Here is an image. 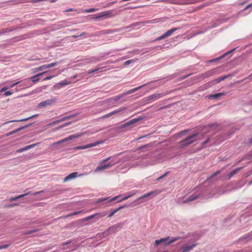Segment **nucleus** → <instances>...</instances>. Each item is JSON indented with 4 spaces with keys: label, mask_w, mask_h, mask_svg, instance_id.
<instances>
[{
    "label": "nucleus",
    "mask_w": 252,
    "mask_h": 252,
    "mask_svg": "<svg viewBox=\"0 0 252 252\" xmlns=\"http://www.w3.org/2000/svg\"><path fill=\"white\" fill-rule=\"evenodd\" d=\"M180 238V237H176L170 239V237L168 236L165 238H161L159 240H156L155 242V245L157 246L160 244H164L165 246L169 245L170 244L179 240Z\"/></svg>",
    "instance_id": "1"
},
{
    "label": "nucleus",
    "mask_w": 252,
    "mask_h": 252,
    "mask_svg": "<svg viewBox=\"0 0 252 252\" xmlns=\"http://www.w3.org/2000/svg\"><path fill=\"white\" fill-rule=\"evenodd\" d=\"M82 135V134H73V135H71L67 137H66L63 139H62L58 142H55L53 143V145H58V144H61L62 143H63V142H66L67 141H69L70 140H72L73 139H75V138H78L80 136H81V135Z\"/></svg>",
    "instance_id": "2"
},
{
    "label": "nucleus",
    "mask_w": 252,
    "mask_h": 252,
    "mask_svg": "<svg viewBox=\"0 0 252 252\" xmlns=\"http://www.w3.org/2000/svg\"><path fill=\"white\" fill-rule=\"evenodd\" d=\"M46 73V71L42 72L39 73L34 76L31 77L30 78L25 79H24V82L27 81L28 83H29V80L30 81L31 80L32 81V82L34 84H35L39 81V78L38 77L39 76L45 74Z\"/></svg>",
    "instance_id": "3"
},
{
    "label": "nucleus",
    "mask_w": 252,
    "mask_h": 252,
    "mask_svg": "<svg viewBox=\"0 0 252 252\" xmlns=\"http://www.w3.org/2000/svg\"><path fill=\"white\" fill-rule=\"evenodd\" d=\"M102 141H96L95 142H94L93 143L88 144L85 146H77L74 147L73 149L74 150H82V149H86L88 148H90L93 147H94L97 146V145L102 143Z\"/></svg>",
    "instance_id": "4"
},
{
    "label": "nucleus",
    "mask_w": 252,
    "mask_h": 252,
    "mask_svg": "<svg viewBox=\"0 0 252 252\" xmlns=\"http://www.w3.org/2000/svg\"><path fill=\"white\" fill-rule=\"evenodd\" d=\"M196 135V134H193L191 136H189L187 137L184 140L181 141V144L182 146H187L190 144H191L195 140H193L192 139L194 138Z\"/></svg>",
    "instance_id": "5"
},
{
    "label": "nucleus",
    "mask_w": 252,
    "mask_h": 252,
    "mask_svg": "<svg viewBox=\"0 0 252 252\" xmlns=\"http://www.w3.org/2000/svg\"><path fill=\"white\" fill-rule=\"evenodd\" d=\"M164 95V94L162 93H158L153 94L152 95H151L145 98L146 99L145 101H151V100H157L162 97H163Z\"/></svg>",
    "instance_id": "6"
},
{
    "label": "nucleus",
    "mask_w": 252,
    "mask_h": 252,
    "mask_svg": "<svg viewBox=\"0 0 252 252\" xmlns=\"http://www.w3.org/2000/svg\"><path fill=\"white\" fill-rule=\"evenodd\" d=\"M56 101V98H53L51 99L47 100L44 101H42L39 103L38 107L39 108H44L46 107L47 106L51 105L53 103H54Z\"/></svg>",
    "instance_id": "7"
},
{
    "label": "nucleus",
    "mask_w": 252,
    "mask_h": 252,
    "mask_svg": "<svg viewBox=\"0 0 252 252\" xmlns=\"http://www.w3.org/2000/svg\"><path fill=\"white\" fill-rule=\"evenodd\" d=\"M126 109V107L119 108L117 110H116L113 111L110 113H109L106 115H103V116L101 117V118H103V119L107 118L110 116H112L113 115H115V114H116L119 112H120L122 111L123 110H124Z\"/></svg>",
    "instance_id": "8"
},
{
    "label": "nucleus",
    "mask_w": 252,
    "mask_h": 252,
    "mask_svg": "<svg viewBox=\"0 0 252 252\" xmlns=\"http://www.w3.org/2000/svg\"><path fill=\"white\" fill-rule=\"evenodd\" d=\"M197 245V244H192L190 246L184 245L182 247V252H189Z\"/></svg>",
    "instance_id": "9"
},
{
    "label": "nucleus",
    "mask_w": 252,
    "mask_h": 252,
    "mask_svg": "<svg viewBox=\"0 0 252 252\" xmlns=\"http://www.w3.org/2000/svg\"><path fill=\"white\" fill-rule=\"evenodd\" d=\"M160 192L158 190H153L152 191H150L148 193L144 194L142 196L139 198V199L144 198L145 197H149L151 195L156 196Z\"/></svg>",
    "instance_id": "10"
},
{
    "label": "nucleus",
    "mask_w": 252,
    "mask_h": 252,
    "mask_svg": "<svg viewBox=\"0 0 252 252\" xmlns=\"http://www.w3.org/2000/svg\"><path fill=\"white\" fill-rule=\"evenodd\" d=\"M78 173L76 172H73L70 174H69L68 176H67L63 180V182H68L71 180L75 179L77 176Z\"/></svg>",
    "instance_id": "11"
},
{
    "label": "nucleus",
    "mask_w": 252,
    "mask_h": 252,
    "mask_svg": "<svg viewBox=\"0 0 252 252\" xmlns=\"http://www.w3.org/2000/svg\"><path fill=\"white\" fill-rule=\"evenodd\" d=\"M37 114H35V115H32L30 117H28V118H25V119H21V120H12V121H8V122H6L5 123H4L3 124L4 125H5V124H8V123H13V122H23V121H27L29 120H30V119L31 118H34V117H35L36 116H37Z\"/></svg>",
    "instance_id": "12"
},
{
    "label": "nucleus",
    "mask_w": 252,
    "mask_h": 252,
    "mask_svg": "<svg viewBox=\"0 0 252 252\" xmlns=\"http://www.w3.org/2000/svg\"><path fill=\"white\" fill-rule=\"evenodd\" d=\"M217 72L216 69L209 70L203 75V78H207L214 75Z\"/></svg>",
    "instance_id": "13"
},
{
    "label": "nucleus",
    "mask_w": 252,
    "mask_h": 252,
    "mask_svg": "<svg viewBox=\"0 0 252 252\" xmlns=\"http://www.w3.org/2000/svg\"><path fill=\"white\" fill-rule=\"evenodd\" d=\"M112 166V164H111L110 163L104 164H101L100 165H99V166H98L96 168V170L100 171V170H104L105 169H108V168L111 167Z\"/></svg>",
    "instance_id": "14"
},
{
    "label": "nucleus",
    "mask_w": 252,
    "mask_h": 252,
    "mask_svg": "<svg viewBox=\"0 0 252 252\" xmlns=\"http://www.w3.org/2000/svg\"><path fill=\"white\" fill-rule=\"evenodd\" d=\"M111 14L112 12L111 11H105L103 13H99L96 17H95V18L97 19L105 16H108Z\"/></svg>",
    "instance_id": "15"
},
{
    "label": "nucleus",
    "mask_w": 252,
    "mask_h": 252,
    "mask_svg": "<svg viewBox=\"0 0 252 252\" xmlns=\"http://www.w3.org/2000/svg\"><path fill=\"white\" fill-rule=\"evenodd\" d=\"M29 194H30V192H27V193H24V194H20V195H18V196H17L16 197L10 198L9 200L10 202L15 201V200L19 199V198H22L23 197H25V196H26L27 195Z\"/></svg>",
    "instance_id": "16"
},
{
    "label": "nucleus",
    "mask_w": 252,
    "mask_h": 252,
    "mask_svg": "<svg viewBox=\"0 0 252 252\" xmlns=\"http://www.w3.org/2000/svg\"><path fill=\"white\" fill-rule=\"evenodd\" d=\"M146 85V84H144L142 86H139L138 87H136L135 88H134V89H132L129 91H128L127 92H126L125 94H126V95H128V94H129L131 93H133L134 92H135V91L139 90L140 89L142 88V87H143L144 86H145Z\"/></svg>",
    "instance_id": "17"
},
{
    "label": "nucleus",
    "mask_w": 252,
    "mask_h": 252,
    "mask_svg": "<svg viewBox=\"0 0 252 252\" xmlns=\"http://www.w3.org/2000/svg\"><path fill=\"white\" fill-rule=\"evenodd\" d=\"M230 76V75H224L223 76H221V77H220L219 78H217V79H216L215 80H214V82H215V83L216 84H218V83H219L221 81H223L224 80V79L227 78L228 77Z\"/></svg>",
    "instance_id": "18"
},
{
    "label": "nucleus",
    "mask_w": 252,
    "mask_h": 252,
    "mask_svg": "<svg viewBox=\"0 0 252 252\" xmlns=\"http://www.w3.org/2000/svg\"><path fill=\"white\" fill-rule=\"evenodd\" d=\"M198 197V195L197 194H192L190 196H189L185 202H188L189 201H191L194 200Z\"/></svg>",
    "instance_id": "19"
},
{
    "label": "nucleus",
    "mask_w": 252,
    "mask_h": 252,
    "mask_svg": "<svg viewBox=\"0 0 252 252\" xmlns=\"http://www.w3.org/2000/svg\"><path fill=\"white\" fill-rule=\"evenodd\" d=\"M242 167H239L238 168L235 169V170L231 171L230 173H229L228 175V179H230L234 175H235L238 171L241 170Z\"/></svg>",
    "instance_id": "20"
},
{
    "label": "nucleus",
    "mask_w": 252,
    "mask_h": 252,
    "mask_svg": "<svg viewBox=\"0 0 252 252\" xmlns=\"http://www.w3.org/2000/svg\"><path fill=\"white\" fill-rule=\"evenodd\" d=\"M125 206H122L114 210L108 216V218H111L116 213H117L119 210H121L122 209L124 208Z\"/></svg>",
    "instance_id": "21"
},
{
    "label": "nucleus",
    "mask_w": 252,
    "mask_h": 252,
    "mask_svg": "<svg viewBox=\"0 0 252 252\" xmlns=\"http://www.w3.org/2000/svg\"><path fill=\"white\" fill-rule=\"evenodd\" d=\"M178 29L177 28H172L168 31H167L165 33L167 35V36L168 37L171 35L174 32L177 31Z\"/></svg>",
    "instance_id": "22"
},
{
    "label": "nucleus",
    "mask_w": 252,
    "mask_h": 252,
    "mask_svg": "<svg viewBox=\"0 0 252 252\" xmlns=\"http://www.w3.org/2000/svg\"><path fill=\"white\" fill-rule=\"evenodd\" d=\"M225 95V93H218L210 95V97L213 98H218L220 96Z\"/></svg>",
    "instance_id": "23"
},
{
    "label": "nucleus",
    "mask_w": 252,
    "mask_h": 252,
    "mask_svg": "<svg viewBox=\"0 0 252 252\" xmlns=\"http://www.w3.org/2000/svg\"><path fill=\"white\" fill-rule=\"evenodd\" d=\"M23 128H24V127H19V128H17V129H15V130H13V131H11V132H9V133L7 134H6V136H9V135H12V134H15V133H16V132H18V131H20L21 130H22V129H23Z\"/></svg>",
    "instance_id": "24"
},
{
    "label": "nucleus",
    "mask_w": 252,
    "mask_h": 252,
    "mask_svg": "<svg viewBox=\"0 0 252 252\" xmlns=\"http://www.w3.org/2000/svg\"><path fill=\"white\" fill-rule=\"evenodd\" d=\"M21 83H22V85L21 86L26 87H31L32 85L31 84L30 81H29V83L26 81L24 82V80H23L22 81H20Z\"/></svg>",
    "instance_id": "25"
},
{
    "label": "nucleus",
    "mask_w": 252,
    "mask_h": 252,
    "mask_svg": "<svg viewBox=\"0 0 252 252\" xmlns=\"http://www.w3.org/2000/svg\"><path fill=\"white\" fill-rule=\"evenodd\" d=\"M60 122H62L61 121V120L60 119V120H56V121H53L52 122V123H49L48 124L47 126H48V127H51V126H52Z\"/></svg>",
    "instance_id": "26"
},
{
    "label": "nucleus",
    "mask_w": 252,
    "mask_h": 252,
    "mask_svg": "<svg viewBox=\"0 0 252 252\" xmlns=\"http://www.w3.org/2000/svg\"><path fill=\"white\" fill-rule=\"evenodd\" d=\"M138 121H139L138 119H133L127 122L126 123V124H127V125L128 126L133 124H134L136 122H137Z\"/></svg>",
    "instance_id": "27"
},
{
    "label": "nucleus",
    "mask_w": 252,
    "mask_h": 252,
    "mask_svg": "<svg viewBox=\"0 0 252 252\" xmlns=\"http://www.w3.org/2000/svg\"><path fill=\"white\" fill-rule=\"evenodd\" d=\"M71 81H67V80H63L59 83V85L61 86H65L68 84H71Z\"/></svg>",
    "instance_id": "28"
},
{
    "label": "nucleus",
    "mask_w": 252,
    "mask_h": 252,
    "mask_svg": "<svg viewBox=\"0 0 252 252\" xmlns=\"http://www.w3.org/2000/svg\"><path fill=\"white\" fill-rule=\"evenodd\" d=\"M97 9L92 8L89 9L84 10L83 9L82 10V12H85V13H90V12H93L94 11H96Z\"/></svg>",
    "instance_id": "29"
},
{
    "label": "nucleus",
    "mask_w": 252,
    "mask_h": 252,
    "mask_svg": "<svg viewBox=\"0 0 252 252\" xmlns=\"http://www.w3.org/2000/svg\"><path fill=\"white\" fill-rule=\"evenodd\" d=\"M166 37H167V35L166 34V33H165L163 35L160 36L159 37H158V38L156 39L154 41L160 40L163 39Z\"/></svg>",
    "instance_id": "30"
},
{
    "label": "nucleus",
    "mask_w": 252,
    "mask_h": 252,
    "mask_svg": "<svg viewBox=\"0 0 252 252\" xmlns=\"http://www.w3.org/2000/svg\"><path fill=\"white\" fill-rule=\"evenodd\" d=\"M75 115H69V116H67L64 117L61 119V121L63 122V121L67 120H68L69 119H71V118H72Z\"/></svg>",
    "instance_id": "31"
},
{
    "label": "nucleus",
    "mask_w": 252,
    "mask_h": 252,
    "mask_svg": "<svg viewBox=\"0 0 252 252\" xmlns=\"http://www.w3.org/2000/svg\"><path fill=\"white\" fill-rule=\"evenodd\" d=\"M70 124H71V122L65 123L63 124L62 125H61V126L57 127L56 129H60V128H63V127H64L65 126H69Z\"/></svg>",
    "instance_id": "32"
},
{
    "label": "nucleus",
    "mask_w": 252,
    "mask_h": 252,
    "mask_svg": "<svg viewBox=\"0 0 252 252\" xmlns=\"http://www.w3.org/2000/svg\"><path fill=\"white\" fill-rule=\"evenodd\" d=\"M37 231V229H34V230H31V231H27L23 233V234L24 235H29V234H31L34 232H35Z\"/></svg>",
    "instance_id": "33"
},
{
    "label": "nucleus",
    "mask_w": 252,
    "mask_h": 252,
    "mask_svg": "<svg viewBox=\"0 0 252 252\" xmlns=\"http://www.w3.org/2000/svg\"><path fill=\"white\" fill-rule=\"evenodd\" d=\"M135 193H130L129 194H128L127 196H125V197H124L123 199H121L119 202H121L122 201H124V200H126L128 198H129V197H130L131 196H133Z\"/></svg>",
    "instance_id": "34"
},
{
    "label": "nucleus",
    "mask_w": 252,
    "mask_h": 252,
    "mask_svg": "<svg viewBox=\"0 0 252 252\" xmlns=\"http://www.w3.org/2000/svg\"><path fill=\"white\" fill-rule=\"evenodd\" d=\"M49 68L48 66V64H44L43 65H41L40 66H39V69L40 70V71Z\"/></svg>",
    "instance_id": "35"
},
{
    "label": "nucleus",
    "mask_w": 252,
    "mask_h": 252,
    "mask_svg": "<svg viewBox=\"0 0 252 252\" xmlns=\"http://www.w3.org/2000/svg\"><path fill=\"white\" fill-rule=\"evenodd\" d=\"M36 145H37V144H33L27 146L25 147V149H26V150H28L34 147Z\"/></svg>",
    "instance_id": "36"
},
{
    "label": "nucleus",
    "mask_w": 252,
    "mask_h": 252,
    "mask_svg": "<svg viewBox=\"0 0 252 252\" xmlns=\"http://www.w3.org/2000/svg\"><path fill=\"white\" fill-rule=\"evenodd\" d=\"M10 246V244H4L0 246V250L3 249H6Z\"/></svg>",
    "instance_id": "37"
},
{
    "label": "nucleus",
    "mask_w": 252,
    "mask_h": 252,
    "mask_svg": "<svg viewBox=\"0 0 252 252\" xmlns=\"http://www.w3.org/2000/svg\"><path fill=\"white\" fill-rule=\"evenodd\" d=\"M220 170L216 171V172L214 173L213 174H212L211 175V176L210 177L209 179H211V178L214 177L215 176H216L218 174H220Z\"/></svg>",
    "instance_id": "38"
},
{
    "label": "nucleus",
    "mask_w": 252,
    "mask_h": 252,
    "mask_svg": "<svg viewBox=\"0 0 252 252\" xmlns=\"http://www.w3.org/2000/svg\"><path fill=\"white\" fill-rule=\"evenodd\" d=\"M12 94H13L12 92H11L10 91H6L4 93V96H8V95H11Z\"/></svg>",
    "instance_id": "39"
},
{
    "label": "nucleus",
    "mask_w": 252,
    "mask_h": 252,
    "mask_svg": "<svg viewBox=\"0 0 252 252\" xmlns=\"http://www.w3.org/2000/svg\"><path fill=\"white\" fill-rule=\"evenodd\" d=\"M57 64V62L52 63L50 64H48V68H51L55 66Z\"/></svg>",
    "instance_id": "40"
},
{
    "label": "nucleus",
    "mask_w": 252,
    "mask_h": 252,
    "mask_svg": "<svg viewBox=\"0 0 252 252\" xmlns=\"http://www.w3.org/2000/svg\"><path fill=\"white\" fill-rule=\"evenodd\" d=\"M54 77V75H51L48 76L44 78L43 79V80L44 81L48 80H50V79L53 78Z\"/></svg>",
    "instance_id": "41"
},
{
    "label": "nucleus",
    "mask_w": 252,
    "mask_h": 252,
    "mask_svg": "<svg viewBox=\"0 0 252 252\" xmlns=\"http://www.w3.org/2000/svg\"><path fill=\"white\" fill-rule=\"evenodd\" d=\"M77 11V10L76 9L69 8V9L65 10L64 12H72V11Z\"/></svg>",
    "instance_id": "42"
},
{
    "label": "nucleus",
    "mask_w": 252,
    "mask_h": 252,
    "mask_svg": "<svg viewBox=\"0 0 252 252\" xmlns=\"http://www.w3.org/2000/svg\"><path fill=\"white\" fill-rule=\"evenodd\" d=\"M98 214H94V215L90 216L87 218L86 220H89L92 219L94 218L95 216L97 215Z\"/></svg>",
    "instance_id": "43"
},
{
    "label": "nucleus",
    "mask_w": 252,
    "mask_h": 252,
    "mask_svg": "<svg viewBox=\"0 0 252 252\" xmlns=\"http://www.w3.org/2000/svg\"><path fill=\"white\" fill-rule=\"evenodd\" d=\"M132 62V60H128V61H126V62H125L124 63V65L125 66L126 65H129L131 62Z\"/></svg>",
    "instance_id": "44"
},
{
    "label": "nucleus",
    "mask_w": 252,
    "mask_h": 252,
    "mask_svg": "<svg viewBox=\"0 0 252 252\" xmlns=\"http://www.w3.org/2000/svg\"><path fill=\"white\" fill-rule=\"evenodd\" d=\"M38 71H40V70L39 69V67L33 69V73H36Z\"/></svg>",
    "instance_id": "45"
},
{
    "label": "nucleus",
    "mask_w": 252,
    "mask_h": 252,
    "mask_svg": "<svg viewBox=\"0 0 252 252\" xmlns=\"http://www.w3.org/2000/svg\"><path fill=\"white\" fill-rule=\"evenodd\" d=\"M26 149H25V147H24V148L19 149L18 150H17V153H21V152H23L24 151H26Z\"/></svg>",
    "instance_id": "46"
},
{
    "label": "nucleus",
    "mask_w": 252,
    "mask_h": 252,
    "mask_svg": "<svg viewBox=\"0 0 252 252\" xmlns=\"http://www.w3.org/2000/svg\"><path fill=\"white\" fill-rule=\"evenodd\" d=\"M20 83H21V82L19 81V82H17L15 83H13L10 85V87L13 88V87H15V86H16L17 85H18V84H19Z\"/></svg>",
    "instance_id": "47"
},
{
    "label": "nucleus",
    "mask_w": 252,
    "mask_h": 252,
    "mask_svg": "<svg viewBox=\"0 0 252 252\" xmlns=\"http://www.w3.org/2000/svg\"><path fill=\"white\" fill-rule=\"evenodd\" d=\"M98 69H99V68H97L96 69H94V70H90L88 71V73L91 74V73H94V72H95L96 71L98 70Z\"/></svg>",
    "instance_id": "48"
},
{
    "label": "nucleus",
    "mask_w": 252,
    "mask_h": 252,
    "mask_svg": "<svg viewBox=\"0 0 252 252\" xmlns=\"http://www.w3.org/2000/svg\"><path fill=\"white\" fill-rule=\"evenodd\" d=\"M119 196H120V195H117L114 197H113V198H112L111 200H110L109 202H111V201H115L116 199H117Z\"/></svg>",
    "instance_id": "49"
},
{
    "label": "nucleus",
    "mask_w": 252,
    "mask_h": 252,
    "mask_svg": "<svg viewBox=\"0 0 252 252\" xmlns=\"http://www.w3.org/2000/svg\"><path fill=\"white\" fill-rule=\"evenodd\" d=\"M44 192V190H41L40 191L35 192L33 193L32 194L33 195H37L41 192Z\"/></svg>",
    "instance_id": "50"
},
{
    "label": "nucleus",
    "mask_w": 252,
    "mask_h": 252,
    "mask_svg": "<svg viewBox=\"0 0 252 252\" xmlns=\"http://www.w3.org/2000/svg\"><path fill=\"white\" fill-rule=\"evenodd\" d=\"M115 2H116L115 1H113V2H109V3H107V4L105 6V7L110 6H111L112 4H114V3H115Z\"/></svg>",
    "instance_id": "51"
},
{
    "label": "nucleus",
    "mask_w": 252,
    "mask_h": 252,
    "mask_svg": "<svg viewBox=\"0 0 252 252\" xmlns=\"http://www.w3.org/2000/svg\"><path fill=\"white\" fill-rule=\"evenodd\" d=\"M8 87H6V86H5L3 88H2L0 91L1 92H4L5 91H6L7 89H8Z\"/></svg>",
    "instance_id": "52"
},
{
    "label": "nucleus",
    "mask_w": 252,
    "mask_h": 252,
    "mask_svg": "<svg viewBox=\"0 0 252 252\" xmlns=\"http://www.w3.org/2000/svg\"><path fill=\"white\" fill-rule=\"evenodd\" d=\"M17 205H18V203H12V204H10L8 206V207H14V206H17Z\"/></svg>",
    "instance_id": "53"
},
{
    "label": "nucleus",
    "mask_w": 252,
    "mask_h": 252,
    "mask_svg": "<svg viewBox=\"0 0 252 252\" xmlns=\"http://www.w3.org/2000/svg\"><path fill=\"white\" fill-rule=\"evenodd\" d=\"M252 5V3L251 4H249V5H248L245 8H244V10H246L247 9H248L249 8H250V7H251Z\"/></svg>",
    "instance_id": "54"
},
{
    "label": "nucleus",
    "mask_w": 252,
    "mask_h": 252,
    "mask_svg": "<svg viewBox=\"0 0 252 252\" xmlns=\"http://www.w3.org/2000/svg\"><path fill=\"white\" fill-rule=\"evenodd\" d=\"M168 173H169V172H166L163 175L161 176V178H163L164 177H166L167 175V174H168Z\"/></svg>",
    "instance_id": "55"
},
{
    "label": "nucleus",
    "mask_w": 252,
    "mask_h": 252,
    "mask_svg": "<svg viewBox=\"0 0 252 252\" xmlns=\"http://www.w3.org/2000/svg\"><path fill=\"white\" fill-rule=\"evenodd\" d=\"M168 173H169V172H166L163 175L161 176V178H163L164 177H166L167 175V174H168Z\"/></svg>",
    "instance_id": "56"
},
{
    "label": "nucleus",
    "mask_w": 252,
    "mask_h": 252,
    "mask_svg": "<svg viewBox=\"0 0 252 252\" xmlns=\"http://www.w3.org/2000/svg\"><path fill=\"white\" fill-rule=\"evenodd\" d=\"M107 199L106 198H103V199H100L98 201V202H103L104 201H105Z\"/></svg>",
    "instance_id": "57"
},
{
    "label": "nucleus",
    "mask_w": 252,
    "mask_h": 252,
    "mask_svg": "<svg viewBox=\"0 0 252 252\" xmlns=\"http://www.w3.org/2000/svg\"><path fill=\"white\" fill-rule=\"evenodd\" d=\"M81 212V211L75 212L73 213L71 215H77Z\"/></svg>",
    "instance_id": "58"
},
{
    "label": "nucleus",
    "mask_w": 252,
    "mask_h": 252,
    "mask_svg": "<svg viewBox=\"0 0 252 252\" xmlns=\"http://www.w3.org/2000/svg\"><path fill=\"white\" fill-rule=\"evenodd\" d=\"M110 159V157H109L107 158H106L105 159H104L103 161V162H107V161H108L109 159Z\"/></svg>",
    "instance_id": "59"
},
{
    "label": "nucleus",
    "mask_w": 252,
    "mask_h": 252,
    "mask_svg": "<svg viewBox=\"0 0 252 252\" xmlns=\"http://www.w3.org/2000/svg\"><path fill=\"white\" fill-rule=\"evenodd\" d=\"M126 126H128L127 125V124H126V123H125V124H123V125L122 126V128L125 127H126Z\"/></svg>",
    "instance_id": "60"
},
{
    "label": "nucleus",
    "mask_w": 252,
    "mask_h": 252,
    "mask_svg": "<svg viewBox=\"0 0 252 252\" xmlns=\"http://www.w3.org/2000/svg\"><path fill=\"white\" fill-rule=\"evenodd\" d=\"M139 25V23H134V24H133L132 25H131V27H134L135 26H137Z\"/></svg>",
    "instance_id": "61"
},
{
    "label": "nucleus",
    "mask_w": 252,
    "mask_h": 252,
    "mask_svg": "<svg viewBox=\"0 0 252 252\" xmlns=\"http://www.w3.org/2000/svg\"><path fill=\"white\" fill-rule=\"evenodd\" d=\"M87 34V33H86V32H83V33H81V34H79V35H80V36H83V35H86Z\"/></svg>",
    "instance_id": "62"
},
{
    "label": "nucleus",
    "mask_w": 252,
    "mask_h": 252,
    "mask_svg": "<svg viewBox=\"0 0 252 252\" xmlns=\"http://www.w3.org/2000/svg\"><path fill=\"white\" fill-rule=\"evenodd\" d=\"M76 77H77V75H74V76H72L71 78L74 79H75Z\"/></svg>",
    "instance_id": "63"
},
{
    "label": "nucleus",
    "mask_w": 252,
    "mask_h": 252,
    "mask_svg": "<svg viewBox=\"0 0 252 252\" xmlns=\"http://www.w3.org/2000/svg\"><path fill=\"white\" fill-rule=\"evenodd\" d=\"M250 143L252 144V137L250 140Z\"/></svg>",
    "instance_id": "64"
}]
</instances>
